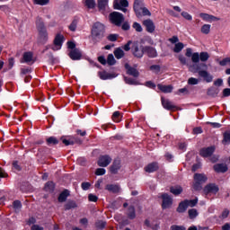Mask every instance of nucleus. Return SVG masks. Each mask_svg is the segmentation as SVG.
Returning <instances> with one entry per match:
<instances>
[{"label":"nucleus","mask_w":230,"mask_h":230,"mask_svg":"<svg viewBox=\"0 0 230 230\" xmlns=\"http://www.w3.org/2000/svg\"><path fill=\"white\" fill-rule=\"evenodd\" d=\"M47 145H49V146H53L55 145H58V139H57V137H50L47 138Z\"/></svg>","instance_id":"obj_37"},{"label":"nucleus","mask_w":230,"mask_h":230,"mask_svg":"<svg viewBox=\"0 0 230 230\" xmlns=\"http://www.w3.org/2000/svg\"><path fill=\"white\" fill-rule=\"evenodd\" d=\"M34 4H40V6H46L49 4V0H33Z\"/></svg>","instance_id":"obj_45"},{"label":"nucleus","mask_w":230,"mask_h":230,"mask_svg":"<svg viewBox=\"0 0 230 230\" xmlns=\"http://www.w3.org/2000/svg\"><path fill=\"white\" fill-rule=\"evenodd\" d=\"M105 226H107V222L105 221L100 220L95 223V227L97 229H105Z\"/></svg>","instance_id":"obj_43"},{"label":"nucleus","mask_w":230,"mask_h":230,"mask_svg":"<svg viewBox=\"0 0 230 230\" xmlns=\"http://www.w3.org/2000/svg\"><path fill=\"white\" fill-rule=\"evenodd\" d=\"M199 17H201V19H203V21H207V22H209L211 14L201 13H199Z\"/></svg>","instance_id":"obj_52"},{"label":"nucleus","mask_w":230,"mask_h":230,"mask_svg":"<svg viewBox=\"0 0 230 230\" xmlns=\"http://www.w3.org/2000/svg\"><path fill=\"white\" fill-rule=\"evenodd\" d=\"M62 42H64V35L58 34L54 40V46L51 48L53 51H58L62 48Z\"/></svg>","instance_id":"obj_13"},{"label":"nucleus","mask_w":230,"mask_h":230,"mask_svg":"<svg viewBox=\"0 0 230 230\" xmlns=\"http://www.w3.org/2000/svg\"><path fill=\"white\" fill-rule=\"evenodd\" d=\"M171 230H186V226H184L172 225V226H171Z\"/></svg>","instance_id":"obj_57"},{"label":"nucleus","mask_w":230,"mask_h":230,"mask_svg":"<svg viewBox=\"0 0 230 230\" xmlns=\"http://www.w3.org/2000/svg\"><path fill=\"white\" fill-rule=\"evenodd\" d=\"M157 88L162 91V93H172V91H173V86L172 85L157 84Z\"/></svg>","instance_id":"obj_29"},{"label":"nucleus","mask_w":230,"mask_h":230,"mask_svg":"<svg viewBox=\"0 0 230 230\" xmlns=\"http://www.w3.org/2000/svg\"><path fill=\"white\" fill-rule=\"evenodd\" d=\"M223 96L225 98H227V96H230V88H226L223 90Z\"/></svg>","instance_id":"obj_64"},{"label":"nucleus","mask_w":230,"mask_h":230,"mask_svg":"<svg viewBox=\"0 0 230 230\" xmlns=\"http://www.w3.org/2000/svg\"><path fill=\"white\" fill-rule=\"evenodd\" d=\"M143 24L146 26V31H148V33H154V31H155V25L152 20L147 19L143 22Z\"/></svg>","instance_id":"obj_21"},{"label":"nucleus","mask_w":230,"mask_h":230,"mask_svg":"<svg viewBox=\"0 0 230 230\" xmlns=\"http://www.w3.org/2000/svg\"><path fill=\"white\" fill-rule=\"evenodd\" d=\"M105 190L111 193H119L120 188L116 184H107Z\"/></svg>","instance_id":"obj_26"},{"label":"nucleus","mask_w":230,"mask_h":230,"mask_svg":"<svg viewBox=\"0 0 230 230\" xmlns=\"http://www.w3.org/2000/svg\"><path fill=\"white\" fill-rule=\"evenodd\" d=\"M161 199H163L162 208L163 209H168V208L172 207V204H173V199L168 193H163L161 195Z\"/></svg>","instance_id":"obj_8"},{"label":"nucleus","mask_w":230,"mask_h":230,"mask_svg":"<svg viewBox=\"0 0 230 230\" xmlns=\"http://www.w3.org/2000/svg\"><path fill=\"white\" fill-rule=\"evenodd\" d=\"M207 94H208V96L215 97L218 94V93H217V90H215L213 88H210V89L208 90Z\"/></svg>","instance_id":"obj_54"},{"label":"nucleus","mask_w":230,"mask_h":230,"mask_svg":"<svg viewBox=\"0 0 230 230\" xmlns=\"http://www.w3.org/2000/svg\"><path fill=\"white\" fill-rule=\"evenodd\" d=\"M109 17L111 24H114L115 26L119 27L123 24V22H125V16L121 13L113 12L110 13Z\"/></svg>","instance_id":"obj_4"},{"label":"nucleus","mask_w":230,"mask_h":230,"mask_svg":"<svg viewBox=\"0 0 230 230\" xmlns=\"http://www.w3.org/2000/svg\"><path fill=\"white\" fill-rule=\"evenodd\" d=\"M144 50L146 55L149 57V58H157V50L154 47L146 46L144 47Z\"/></svg>","instance_id":"obj_16"},{"label":"nucleus","mask_w":230,"mask_h":230,"mask_svg":"<svg viewBox=\"0 0 230 230\" xmlns=\"http://www.w3.org/2000/svg\"><path fill=\"white\" fill-rule=\"evenodd\" d=\"M184 49V44L182 42H178L175 44L173 51L174 53H181Z\"/></svg>","instance_id":"obj_38"},{"label":"nucleus","mask_w":230,"mask_h":230,"mask_svg":"<svg viewBox=\"0 0 230 230\" xmlns=\"http://www.w3.org/2000/svg\"><path fill=\"white\" fill-rule=\"evenodd\" d=\"M145 7V4H143V0H135L133 4V10L137 15V17H141V11Z\"/></svg>","instance_id":"obj_12"},{"label":"nucleus","mask_w":230,"mask_h":230,"mask_svg":"<svg viewBox=\"0 0 230 230\" xmlns=\"http://www.w3.org/2000/svg\"><path fill=\"white\" fill-rule=\"evenodd\" d=\"M112 119L113 121H115L116 123H119V121H121L120 119V115H119V111H115L112 115Z\"/></svg>","instance_id":"obj_48"},{"label":"nucleus","mask_w":230,"mask_h":230,"mask_svg":"<svg viewBox=\"0 0 230 230\" xmlns=\"http://www.w3.org/2000/svg\"><path fill=\"white\" fill-rule=\"evenodd\" d=\"M65 210L66 211H69V209H75L77 208L76 202H75L74 200H68L65 206Z\"/></svg>","instance_id":"obj_31"},{"label":"nucleus","mask_w":230,"mask_h":230,"mask_svg":"<svg viewBox=\"0 0 230 230\" xmlns=\"http://www.w3.org/2000/svg\"><path fill=\"white\" fill-rule=\"evenodd\" d=\"M150 70L153 71L154 73H159L161 71V66H159V65H152L150 66Z\"/></svg>","instance_id":"obj_53"},{"label":"nucleus","mask_w":230,"mask_h":230,"mask_svg":"<svg viewBox=\"0 0 230 230\" xmlns=\"http://www.w3.org/2000/svg\"><path fill=\"white\" fill-rule=\"evenodd\" d=\"M112 163V158L109 156V155H101L98 160V166H101L102 168H107Z\"/></svg>","instance_id":"obj_9"},{"label":"nucleus","mask_w":230,"mask_h":230,"mask_svg":"<svg viewBox=\"0 0 230 230\" xmlns=\"http://www.w3.org/2000/svg\"><path fill=\"white\" fill-rule=\"evenodd\" d=\"M76 26H78V22L76 20H74L68 26V28L70 31H76Z\"/></svg>","instance_id":"obj_47"},{"label":"nucleus","mask_w":230,"mask_h":230,"mask_svg":"<svg viewBox=\"0 0 230 230\" xmlns=\"http://www.w3.org/2000/svg\"><path fill=\"white\" fill-rule=\"evenodd\" d=\"M128 218H129L130 220H134V218H136V208H134V206L128 207Z\"/></svg>","instance_id":"obj_33"},{"label":"nucleus","mask_w":230,"mask_h":230,"mask_svg":"<svg viewBox=\"0 0 230 230\" xmlns=\"http://www.w3.org/2000/svg\"><path fill=\"white\" fill-rule=\"evenodd\" d=\"M188 208H189L188 201L187 200L181 201L177 208V212L184 213V211H186L188 209Z\"/></svg>","instance_id":"obj_27"},{"label":"nucleus","mask_w":230,"mask_h":230,"mask_svg":"<svg viewBox=\"0 0 230 230\" xmlns=\"http://www.w3.org/2000/svg\"><path fill=\"white\" fill-rule=\"evenodd\" d=\"M219 188L215 183H208L207 184L203 189V193L205 195H209V193H213L214 195H217V192L219 191Z\"/></svg>","instance_id":"obj_10"},{"label":"nucleus","mask_w":230,"mask_h":230,"mask_svg":"<svg viewBox=\"0 0 230 230\" xmlns=\"http://www.w3.org/2000/svg\"><path fill=\"white\" fill-rule=\"evenodd\" d=\"M170 191L171 193H172V195H181V193H182V187L176 185V186H172L170 188Z\"/></svg>","instance_id":"obj_30"},{"label":"nucleus","mask_w":230,"mask_h":230,"mask_svg":"<svg viewBox=\"0 0 230 230\" xmlns=\"http://www.w3.org/2000/svg\"><path fill=\"white\" fill-rule=\"evenodd\" d=\"M106 62L109 66H114V64H116V59L114 58V55L109 54L107 57Z\"/></svg>","instance_id":"obj_40"},{"label":"nucleus","mask_w":230,"mask_h":230,"mask_svg":"<svg viewBox=\"0 0 230 230\" xmlns=\"http://www.w3.org/2000/svg\"><path fill=\"white\" fill-rule=\"evenodd\" d=\"M113 53L118 60L125 57V52L119 48L116 49Z\"/></svg>","instance_id":"obj_35"},{"label":"nucleus","mask_w":230,"mask_h":230,"mask_svg":"<svg viewBox=\"0 0 230 230\" xmlns=\"http://www.w3.org/2000/svg\"><path fill=\"white\" fill-rule=\"evenodd\" d=\"M223 145H227V143H230V132L226 131L224 133V138L222 140Z\"/></svg>","instance_id":"obj_42"},{"label":"nucleus","mask_w":230,"mask_h":230,"mask_svg":"<svg viewBox=\"0 0 230 230\" xmlns=\"http://www.w3.org/2000/svg\"><path fill=\"white\" fill-rule=\"evenodd\" d=\"M161 102L164 109H165L166 111H173L176 108L172 102L165 99L164 97L161 98Z\"/></svg>","instance_id":"obj_17"},{"label":"nucleus","mask_w":230,"mask_h":230,"mask_svg":"<svg viewBox=\"0 0 230 230\" xmlns=\"http://www.w3.org/2000/svg\"><path fill=\"white\" fill-rule=\"evenodd\" d=\"M188 213H189L190 218H191V219L197 218V217L199 215V213L197 212V209H195V208L189 209Z\"/></svg>","instance_id":"obj_44"},{"label":"nucleus","mask_w":230,"mask_h":230,"mask_svg":"<svg viewBox=\"0 0 230 230\" xmlns=\"http://www.w3.org/2000/svg\"><path fill=\"white\" fill-rule=\"evenodd\" d=\"M69 57L72 60H80L82 58V52L78 49H74L69 52Z\"/></svg>","instance_id":"obj_22"},{"label":"nucleus","mask_w":230,"mask_h":230,"mask_svg":"<svg viewBox=\"0 0 230 230\" xmlns=\"http://www.w3.org/2000/svg\"><path fill=\"white\" fill-rule=\"evenodd\" d=\"M92 39L93 42H100L105 37V25L102 22H95L92 28Z\"/></svg>","instance_id":"obj_2"},{"label":"nucleus","mask_w":230,"mask_h":230,"mask_svg":"<svg viewBox=\"0 0 230 230\" xmlns=\"http://www.w3.org/2000/svg\"><path fill=\"white\" fill-rule=\"evenodd\" d=\"M98 76L101 80H112V78H116V74H111L107 71L98 72Z\"/></svg>","instance_id":"obj_19"},{"label":"nucleus","mask_w":230,"mask_h":230,"mask_svg":"<svg viewBox=\"0 0 230 230\" xmlns=\"http://www.w3.org/2000/svg\"><path fill=\"white\" fill-rule=\"evenodd\" d=\"M194 181L197 182H199L201 184H204L208 181V176L204 173H195L194 174Z\"/></svg>","instance_id":"obj_23"},{"label":"nucleus","mask_w":230,"mask_h":230,"mask_svg":"<svg viewBox=\"0 0 230 230\" xmlns=\"http://www.w3.org/2000/svg\"><path fill=\"white\" fill-rule=\"evenodd\" d=\"M13 208L15 209V211H19V209H21V208H22V204L21 203L20 200H15L13 203Z\"/></svg>","instance_id":"obj_50"},{"label":"nucleus","mask_w":230,"mask_h":230,"mask_svg":"<svg viewBox=\"0 0 230 230\" xmlns=\"http://www.w3.org/2000/svg\"><path fill=\"white\" fill-rule=\"evenodd\" d=\"M221 66H227V64H230V58H226L223 60L219 62Z\"/></svg>","instance_id":"obj_62"},{"label":"nucleus","mask_w":230,"mask_h":230,"mask_svg":"<svg viewBox=\"0 0 230 230\" xmlns=\"http://www.w3.org/2000/svg\"><path fill=\"white\" fill-rule=\"evenodd\" d=\"M105 172L104 168H98L95 171V175H105Z\"/></svg>","instance_id":"obj_61"},{"label":"nucleus","mask_w":230,"mask_h":230,"mask_svg":"<svg viewBox=\"0 0 230 230\" xmlns=\"http://www.w3.org/2000/svg\"><path fill=\"white\" fill-rule=\"evenodd\" d=\"M126 69L128 70V75L137 78L139 76V72L135 67L129 66L128 65H125Z\"/></svg>","instance_id":"obj_25"},{"label":"nucleus","mask_w":230,"mask_h":230,"mask_svg":"<svg viewBox=\"0 0 230 230\" xmlns=\"http://www.w3.org/2000/svg\"><path fill=\"white\" fill-rule=\"evenodd\" d=\"M97 3L99 11L103 13L107 10V6H109V0H98Z\"/></svg>","instance_id":"obj_24"},{"label":"nucleus","mask_w":230,"mask_h":230,"mask_svg":"<svg viewBox=\"0 0 230 230\" xmlns=\"http://www.w3.org/2000/svg\"><path fill=\"white\" fill-rule=\"evenodd\" d=\"M142 15H152V13H150V11L146 8V7H143L141 10V16Z\"/></svg>","instance_id":"obj_60"},{"label":"nucleus","mask_w":230,"mask_h":230,"mask_svg":"<svg viewBox=\"0 0 230 230\" xmlns=\"http://www.w3.org/2000/svg\"><path fill=\"white\" fill-rule=\"evenodd\" d=\"M192 188H193L194 191H201L202 183H200V181H194V182L192 184Z\"/></svg>","instance_id":"obj_39"},{"label":"nucleus","mask_w":230,"mask_h":230,"mask_svg":"<svg viewBox=\"0 0 230 230\" xmlns=\"http://www.w3.org/2000/svg\"><path fill=\"white\" fill-rule=\"evenodd\" d=\"M119 38V35L118 34H110L107 37L110 42H116V40H118Z\"/></svg>","instance_id":"obj_49"},{"label":"nucleus","mask_w":230,"mask_h":230,"mask_svg":"<svg viewBox=\"0 0 230 230\" xmlns=\"http://www.w3.org/2000/svg\"><path fill=\"white\" fill-rule=\"evenodd\" d=\"M187 200V206L189 208H195V206H197V202H199V199H190V200Z\"/></svg>","instance_id":"obj_46"},{"label":"nucleus","mask_w":230,"mask_h":230,"mask_svg":"<svg viewBox=\"0 0 230 230\" xmlns=\"http://www.w3.org/2000/svg\"><path fill=\"white\" fill-rule=\"evenodd\" d=\"M211 31V25L209 24H204L201 27V33H204L205 35H208Z\"/></svg>","instance_id":"obj_41"},{"label":"nucleus","mask_w":230,"mask_h":230,"mask_svg":"<svg viewBox=\"0 0 230 230\" xmlns=\"http://www.w3.org/2000/svg\"><path fill=\"white\" fill-rule=\"evenodd\" d=\"M145 172H146V173H154V172H157L159 170V164L156 162H153L149 164H147L145 168H144Z\"/></svg>","instance_id":"obj_18"},{"label":"nucleus","mask_w":230,"mask_h":230,"mask_svg":"<svg viewBox=\"0 0 230 230\" xmlns=\"http://www.w3.org/2000/svg\"><path fill=\"white\" fill-rule=\"evenodd\" d=\"M181 16H183L186 19V21H191V19H193L191 14H190L188 12H182Z\"/></svg>","instance_id":"obj_58"},{"label":"nucleus","mask_w":230,"mask_h":230,"mask_svg":"<svg viewBox=\"0 0 230 230\" xmlns=\"http://www.w3.org/2000/svg\"><path fill=\"white\" fill-rule=\"evenodd\" d=\"M188 84L189 85H198L199 84V79L195 77H190L188 79Z\"/></svg>","instance_id":"obj_51"},{"label":"nucleus","mask_w":230,"mask_h":230,"mask_svg":"<svg viewBox=\"0 0 230 230\" xmlns=\"http://www.w3.org/2000/svg\"><path fill=\"white\" fill-rule=\"evenodd\" d=\"M68 196H69V190H63L58 198V202H66V200H67Z\"/></svg>","instance_id":"obj_28"},{"label":"nucleus","mask_w":230,"mask_h":230,"mask_svg":"<svg viewBox=\"0 0 230 230\" xmlns=\"http://www.w3.org/2000/svg\"><path fill=\"white\" fill-rule=\"evenodd\" d=\"M133 28L136 30V31H138V32L143 31V27H141V24H139L138 22H134Z\"/></svg>","instance_id":"obj_56"},{"label":"nucleus","mask_w":230,"mask_h":230,"mask_svg":"<svg viewBox=\"0 0 230 230\" xmlns=\"http://www.w3.org/2000/svg\"><path fill=\"white\" fill-rule=\"evenodd\" d=\"M36 28L39 32L40 42H46V40H48V30L46 29V25L44 24V21H42V18H37Z\"/></svg>","instance_id":"obj_3"},{"label":"nucleus","mask_w":230,"mask_h":230,"mask_svg":"<svg viewBox=\"0 0 230 230\" xmlns=\"http://www.w3.org/2000/svg\"><path fill=\"white\" fill-rule=\"evenodd\" d=\"M216 147L211 146L208 147H203L199 150V155L201 157H211L215 154Z\"/></svg>","instance_id":"obj_11"},{"label":"nucleus","mask_w":230,"mask_h":230,"mask_svg":"<svg viewBox=\"0 0 230 230\" xmlns=\"http://www.w3.org/2000/svg\"><path fill=\"white\" fill-rule=\"evenodd\" d=\"M84 6L86 8H89L90 10H93L96 7V1L95 0H84Z\"/></svg>","instance_id":"obj_36"},{"label":"nucleus","mask_w":230,"mask_h":230,"mask_svg":"<svg viewBox=\"0 0 230 230\" xmlns=\"http://www.w3.org/2000/svg\"><path fill=\"white\" fill-rule=\"evenodd\" d=\"M113 8L114 10H120L121 12L126 13V8H128V0H114Z\"/></svg>","instance_id":"obj_7"},{"label":"nucleus","mask_w":230,"mask_h":230,"mask_svg":"<svg viewBox=\"0 0 230 230\" xmlns=\"http://www.w3.org/2000/svg\"><path fill=\"white\" fill-rule=\"evenodd\" d=\"M121 169V160L120 159H115L112 163V164L110 166V172L113 175H116L118 172Z\"/></svg>","instance_id":"obj_14"},{"label":"nucleus","mask_w":230,"mask_h":230,"mask_svg":"<svg viewBox=\"0 0 230 230\" xmlns=\"http://www.w3.org/2000/svg\"><path fill=\"white\" fill-rule=\"evenodd\" d=\"M209 60V54L208 52H194L192 54V62L193 64H202L199 62H208Z\"/></svg>","instance_id":"obj_5"},{"label":"nucleus","mask_w":230,"mask_h":230,"mask_svg":"<svg viewBox=\"0 0 230 230\" xmlns=\"http://www.w3.org/2000/svg\"><path fill=\"white\" fill-rule=\"evenodd\" d=\"M227 217H229V210H227V209H225L223 212H222V214H221V216H220V218H227Z\"/></svg>","instance_id":"obj_63"},{"label":"nucleus","mask_w":230,"mask_h":230,"mask_svg":"<svg viewBox=\"0 0 230 230\" xmlns=\"http://www.w3.org/2000/svg\"><path fill=\"white\" fill-rule=\"evenodd\" d=\"M88 200L90 202H98V196H96L94 194H89L88 195Z\"/></svg>","instance_id":"obj_55"},{"label":"nucleus","mask_w":230,"mask_h":230,"mask_svg":"<svg viewBox=\"0 0 230 230\" xmlns=\"http://www.w3.org/2000/svg\"><path fill=\"white\" fill-rule=\"evenodd\" d=\"M45 190L49 191V193H53V191H55V182L48 181L45 184Z\"/></svg>","instance_id":"obj_34"},{"label":"nucleus","mask_w":230,"mask_h":230,"mask_svg":"<svg viewBox=\"0 0 230 230\" xmlns=\"http://www.w3.org/2000/svg\"><path fill=\"white\" fill-rule=\"evenodd\" d=\"M131 50L134 57H137V58H143V55H145V47H139L137 42H134L133 46L131 47Z\"/></svg>","instance_id":"obj_6"},{"label":"nucleus","mask_w":230,"mask_h":230,"mask_svg":"<svg viewBox=\"0 0 230 230\" xmlns=\"http://www.w3.org/2000/svg\"><path fill=\"white\" fill-rule=\"evenodd\" d=\"M202 67H208V65L205 63L192 64L189 66V71H190V73H198L199 76L203 78L204 82H207V84H211V82H213V75H211L209 72L202 70Z\"/></svg>","instance_id":"obj_1"},{"label":"nucleus","mask_w":230,"mask_h":230,"mask_svg":"<svg viewBox=\"0 0 230 230\" xmlns=\"http://www.w3.org/2000/svg\"><path fill=\"white\" fill-rule=\"evenodd\" d=\"M62 143L66 145V146H69V145H82V139L78 137H71L69 139L61 137Z\"/></svg>","instance_id":"obj_15"},{"label":"nucleus","mask_w":230,"mask_h":230,"mask_svg":"<svg viewBox=\"0 0 230 230\" xmlns=\"http://www.w3.org/2000/svg\"><path fill=\"white\" fill-rule=\"evenodd\" d=\"M213 168L217 173H226L229 170L226 164H216Z\"/></svg>","instance_id":"obj_20"},{"label":"nucleus","mask_w":230,"mask_h":230,"mask_svg":"<svg viewBox=\"0 0 230 230\" xmlns=\"http://www.w3.org/2000/svg\"><path fill=\"white\" fill-rule=\"evenodd\" d=\"M81 188L82 190H84V191H87V190H89L91 188V183L90 182H83L81 184Z\"/></svg>","instance_id":"obj_59"},{"label":"nucleus","mask_w":230,"mask_h":230,"mask_svg":"<svg viewBox=\"0 0 230 230\" xmlns=\"http://www.w3.org/2000/svg\"><path fill=\"white\" fill-rule=\"evenodd\" d=\"M23 62H25L26 64H30V62H33V53L25 52L23 54Z\"/></svg>","instance_id":"obj_32"}]
</instances>
